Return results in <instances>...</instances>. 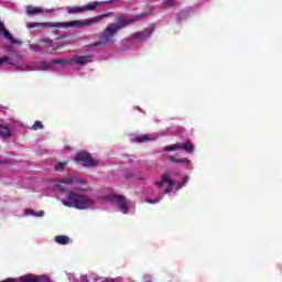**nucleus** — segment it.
Segmentation results:
<instances>
[{"label": "nucleus", "instance_id": "obj_1", "mask_svg": "<svg viewBox=\"0 0 282 282\" xmlns=\"http://www.w3.org/2000/svg\"><path fill=\"white\" fill-rule=\"evenodd\" d=\"M147 17H149V12H143L141 14L134 15L131 19H128L127 14L119 15L116 19V23H110L106 26V29L99 34V42L91 44V47H98L99 45L102 47L107 45H113V43H116V34H118L119 30H123V28H127L132 23L142 21V19Z\"/></svg>", "mask_w": 282, "mask_h": 282}, {"label": "nucleus", "instance_id": "obj_2", "mask_svg": "<svg viewBox=\"0 0 282 282\" xmlns=\"http://www.w3.org/2000/svg\"><path fill=\"white\" fill-rule=\"evenodd\" d=\"M111 17V12L104 13L90 19L85 20H74L70 22H30L28 24L29 30H32L33 28H91V25H97V23H100L102 19H109Z\"/></svg>", "mask_w": 282, "mask_h": 282}, {"label": "nucleus", "instance_id": "obj_3", "mask_svg": "<svg viewBox=\"0 0 282 282\" xmlns=\"http://www.w3.org/2000/svg\"><path fill=\"white\" fill-rule=\"evenodd\" d=\"M62 204L67 208H77L78 210H85L91 207V198L76 192H70L67 198L62 199Z\"/></svg>", "mask_w": 282, "mask_h": 282}, {"label": "nucleus", "instance_id": "obj_4", "mask_svg": "<svg viewBox=\"0 0 282 282\" xmlns=\"http://www.w3.org/2000/svg\"><path fill=\"white\" fill-rule=\"evenodd\" d=\"M76 162H80V164L83 166H86L88 169H91V166H98L99 162L94 160V158H91V154H89V152H79L76 155Z\"/></svg>", "mask_w": 282, "mask_h": 282}, {"label": "nucleus", "instance_id": "obj_5", "mask_svg": "<svg viewBox=\"0 0 282 282\" xmlns=\"http://www.w3.org/2000/svg\"><path fill=\"white\" fill-rule=\"evenodd\" d=\"M155 32V25H150L145 28L143 31H138L133 34V39L138 41H147L150 36Z\"/></svg>", "mask_w": 282, "mask_h": 282}, {"label": "nucleus", "instance_id": "obj_6", "mask_svg": "<svg viewBox=\"0 0 282 282\" xmlns=\"http://www.w3.org/2000/svg\"><path fill=\"white\" fill-rule=\"evenodd\" d=\"M21 282H50V278L47 275H34L26 274L20 278Z\"/></svg>", "mask_w": 282, "mask_h": 282}, {"label": "nucleus", "instance_id": "obj_7", "mask_svg": "<svg viewBox=\"0 0 282 282\" xmlns=\"http://www.w3.org/2000/svg\"><path fill=\"white\" fill-rule=\"evenodd\" d=\"M91 58H94V55L89 53L87 55H75L72 61L75 65H87V63H91Z\"/></svg>", "mask_w": 282, "mask_h": 282}, {"label": "nucleus", "instance_id": "obj_8", "mask_svg": "<svg viewBox=\"0 0 282 282\" xmlns=\"http://www.w3.org/2000/svg\"><path fill=\"white\" fill-rule=\"evenodd\" d=\"M0 34H3L4 39H8V41H10V43H13L14 45L21 44V41L14 39V36H12V33H10V31L6 29V25L1 21H0Z\"/></svg>", "mask_w": 282, "mask_h": 282}, {"label": "nucleus", "instance_id": "obj_9", "mask_svg": "<svg viewBox=\"0 0 282 282\" xmlns=\"http://www.w3.org/2000/svg\"><path fill=\"white\" fill-rule=\"evenodd\" d=\"M163 182H167V186L164 189V194L169 195V193L173 192V186H175V180L171 178V175L169 173L163 174Z\"/></svg>", "mask_w": 282, "mask_h": 282}, {"label": "nucleus", "instance_id": "obj_10", "mask_svg": "<svg viewBox=\"0 0 282 282\" xmlns=\"http://www.w3.org/2000/svg\"><path fill=\"white\" fill-rule=\"evenodd\" d=\"M115 198L117 199V202L119 204V208H120L121 213H123V215H127V213H129V206L127 204V198H124L123 196H120V195H116Z\"/></svg>", "mask_w": 282, "mask_h": 282}, {"label": "nucleus", "instance_id": "obj_11", "mask_svg": "<svg viewBox=\"0 0 282 282\" xmlns=\"http://www.w3.org/2000/svg\"><path fill=\"white\" fill-rule=\"evenodd\" d=\"M75 182H77V180L74 177L64 178L63 181H61V183L57 185V187L62 193H65L67 191V187H65V186H69L70 184H74Z\"/></svg>", "mask_w": 282, "mask_h": 282}, {"label": "nucleus", "instance_id": "obj_12", "mask_svg": "<svg viewBox=\"0 0 282 282\" xmlns=\"http://www.w3.org/2000/svg\"><path fill=\"white\" fill-rule=\"evenodd\" d=\"M28 17H34L36 14H43V9L41 7L26 6L25 7Z\"/></svg>", "mask_w": 282, "mask_h": 282}, {"label": "nucleus", "instance_id": "obj_13", "mask_svg": "<svg viewBox=\"0 0 282 282\" xmlns=\"http://www.w3.org/2000/svg\"><path fill=\"white\" fill-rule=\"evenodd\" d=\"M61 63H62V59H57V58L52 59L51 64L43 62L40 66V69L47 70L52 68V65H61Z\"/></svg>", "mask_w": 282, "mask_h": 282}, {"label": "nucleus", "instance_id": "obj_14", "mask_svg": "<svg viewBox=\"0 0 282 282\" xmlns=\"http://www.w3.org/2000/svg\"><path fill=\"white\" fill-rule=\"evenodd\" d=\"M0 135L1 138H10L12 135V130L8 126L0 124Z\"/></svg>", "mask_w": 282, "mask_h": 282}, {"label": "nucleus", "instance_id": "obj_15", "mask_svg": "<svg viewBox=\"0 0 282 282\" xmlns=\"http://www.w3.org/2000/svg\"><path fill=\"white\" fill-rule=\"evenodd\" d=\"M134 140L139 144H142V142H149L150 140H153V138H151L149 134H139L134 138Z\"/></svg>", "mask_w": 282, "mask_h": 282}, {"label": "nucleus", "instance_id": "obj_16", "mask_svg": "<svg viewBox=\"0 0 282 282\" xmlns=\"http://www.w3.org/2000/svg\"><path fill=\"white\" fill-rule=\"evenodd\" d=\"M55 241H56V243H59V246H67V243H69V237L56 236Z\"/></svg>", "mask_w": 282, "mask_h": 282}, {"label": "nucleus", "instance_id": "obj_17", "mask_svg": "<svg viewBox=\"0 0 282 282\" xmlns=\"http://www.w3.org/2000/svg\"><path fill=\"white\" fill-rule=\"evenodd\" d=\"M170 162H174L175 164H191V160L186 158L177 159L175 156H170Z\"/></svg>", "mask_w": 282, "mask_h": 282}, {"label": "nucleus", "instance_id": "obj_18", "mask_svg": "<svg viewBox=\"0 0 282 282\" xmlns=\"http://www.w3.org/2000/svg\"><path fill=\"white\" fill-rule=\"evenodd\" d=\"M101 3L102 2H98V1L90 2L89 4L83 7L84 12L94 11V10H96V7L101 6Z\"/></svg>", "mask_w": 282, "mask_h": 282}, {"label": "nucleus", "instance_id": "obj_19", "mask_svg": "<svg viewBox=\"0 0 282 282\" xmlns=\"http://www.w3.org/2000/svg\"><path fill=\"white\" fill-rule=\"evenodd\" d=\"M178 149H183L187 153H193L194 147L193 143H191V141H187L186 143L180 144Z\"/></svg>", "mask_w": 282, "mask_h": 282}, {"label": "nucleus", "instance_id": "obj_20", "mask_svg": "<svg viewBox=\"0 0 282 282\" xmlns=\"http://www.w3.org/2000/svg\"><path fill=\"white\" fill-rule=\"evenodd\" d=\"M67 12L69 14H80L82 12H84V9L83 7H70V8H67Z\"/></svg>", "mask_w": 282, "mask_h": 282}, {"label": "nucleus", "instance_id": "obj_21", "mask_svg": "<svg viewBox=\"0 0 282 282\" xmlns=\"http://www.w3.org/2000/svg\"><path fill=\"white\" fill-rule=\"evenodd\" d=\"M183 19H188V12L185 10H182L176 14V21H183Z\"/></svg>", "mask_w": 282, "mask_h": 282}, {"label": "nucleus", "instance_id": "obj_22", "mask_svg": "<svg viewBox=\"0 0 282 282\" xmlns=\"http://www.w3.org/2000/svg\"><path fill=\"white\" fill-rule=\"evenodd\" d=\"M163 3L167 8H175V6H177V0H163Z\"/></svg>", "mask_w": 282, "mask_h": 282}, {"label": "nucleus", "instance_id": "obj_23", "mask_svg": "<svg viewBox=\"0 0 282 282\" xmlns=\"http://www.w3.org/2000/svg\"><path fill=\"white\" fill-rule=\"evenodd\" d=\"M67 164V162H59L55 165V171L57 172H63L65 171V165Z\"/></svg>", "mask_w": 282, "mask_h": 282}, {"label": "nucleus", "instance_id": "obj_24", "mask_svg": "<svg viewBox=\"0 0 282 282\" xmlns=\"http://www.w3.org/2000/svg\"><path fill=\"white\" fill-rule=\"evenodd\" d=\"M32 131H39V129H43V122L35 121L34 124L31 127Z\"/></svg>", "mask_w": 282, "mask_h": 282}, {"label": "nucleus", "instance_id": "obj_25", "mask_svg": "<svg viewBox=\"0 0 282 282\" xmlns=\"http://www.w3.org/2000/svg\"><path fill=\"white\" fill-rule=\"evenodd\" d=\"M167 181H164V175H162L161 181L160 182H155V186H158L159 188H162V186H164V184H166Z\"/></svg>", "mask_w": 282, "mask_h": 282}, {"label": "nucleus", "instance_id": "obj_26", "mask_svg": "<svg viewBox=\"0 0 282 282\" xmlns=\"http://www.w3.org/2000/svg\"><path fill=\"white\" fill-rule=\"evenodd\" d=\"M180 149V144H174L172 147L165 148V151H177Z\"/></svg>", "mask_w": 282, "mask_h": 282}, {"label": "nucleus", "instance_id": "obj_27", "mask_svg": "<svg viewBox=\"0 0 282 282\" xmlns=\"http://www.w3.org/2000/svg\"><path fill=\"white\" fill-rule=\"evenodd\" d=\"M61 65H74V61L70 59H62Z\"/></svg>", "mask_w": 282, "mask_h": 282}, {"label": "nucleus", "instance_id": "obj_28", "mask_svg": "<svg viewBox=\"0 0 282 282\" xmlns=\"http://www.w3.org/2000/svg\"><path fill=\"white\" fill-rule=\"evenodd\" d=\"M8 61H10L9 56L0 57V66L3 65L4 63H8Z\"/></svg>", "mask_w": 282, "mask_h": 282}, {"label": "nucleus", "instance_id": "obj_29", "mask_svg": "<svg viewBox=\"0 0 282 282\" xmlns=\"http://www.w3.org/2000/svg\"><path fill=\"white\" fill-rule=\"evenodd\" d=\"M145 202H147L148 204H158V202H160V198H156V199L148 198V199H145Z\"/></svg>", "mask_w": 282, "mask_h": 282}, {"label": "nucleus", "instance_id": "obj_30", "mask_svg": "<svg viewBox=\"0 0 282 282\" xmlns=\"http://www.w3.org/2000/svg\"><path fill=\"white\" fill-rule=\"evenodd\" d=\"M40 43H52V40L51 39L40 40Z\"/></svg>", "mask_w": 282, "mask_h": 282}, {"label": "nucleus", "instance_id": "obj_31", "mask_svg": "<svg viewBox=\"0 0 282 282\" xmlns=\"http://www.w3.org/2000/svg\"><path fill=\"white\" fill-rule=\"evenodd\" d=\"M43 215H45V212L42 210V212H39V214H36L35 216L36 217H43Z\"/></svg>", "mask_w": 282, "mask_h": 282}, {"label": "nucleus", "instance_id": "obj_32", "mask_svg": "<svg viewBox=\"0 0 282 282\" xmlns=\"http://www.w3.org/2000/svg\"><path fill=\"white\" fill-rule=\"evenodd\" d=\"M187 180H188V177L185 176V177L183 178V184H186Z\"/></svg>", "mask_w": 282, "mask_h": 282}, {"label": "nucleus", "instance_id": "obj_33", "mask_svg": "<svg viewBox=\"0 0 282 282\" xmlns=\"http://www.w3.org/2000/svg\"><path fill=\"white\" fill-rule=\"evenodd\" d=\"M79 184H87V181H79Z\"/></svg>", "mask_w": 282, "mask_h": 282}, {"label": "nucleus", "instance_id": "obj_34", "mask_svg": "<svg viewBox=\"0 0 282 282\" xmlns=\"http://www.w3.org/2000/svg\"><path fill=\"white\" fill-rule=\"evenodd\" d=\"M77 191H85V189H80V188H78Z\"/></svg>", "mask_w": 282, "mask_h": 282}, {"label": "nucleus", "instance_id": "obj_35", "mask_svg": "<svg viewBox=\"0 0 282 282\" xmlns=\"http://www.w3.org/2000/svg\"><path fill=\"white\" fill-rule=\"evenodd\" d=\"M54 50H58V47H54Z\"/></svg>", "mask_w": 282, "mask_h": 282}]
</instances>
